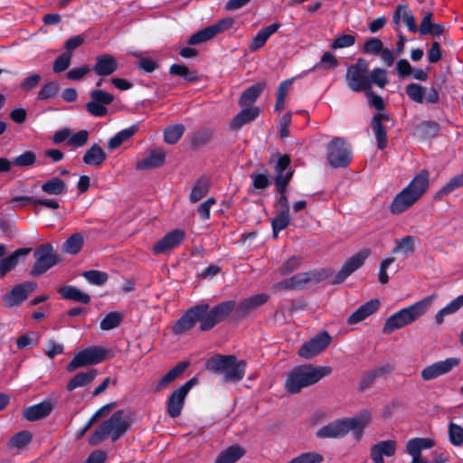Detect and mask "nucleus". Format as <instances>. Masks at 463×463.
<instances>
[{
    "mask_svg": "<svg viewBox=\"0 0 463 463\" xmlns=\"http://www.w3.org/2000/svg\"><path fill=\"white\" fill-rule=\"evenodd\" d=\"M186 396L179 388L171 393L167 400V412L170 417L177 418L181 415Z\"/></svg>",
    "mask_w": 463,
    "mask_h": 463,
    "instance_id": "obj_26",
    "label": "nucleus"
},
{
    "mask_svg": "<svg viewBox=\"0 0 463 463\" xmlns=\"http://www.w3.org/2000/svg\"><path fill=\"white\" fill-rule=\"evenodd\" d=\"M346 82L349 89L354 92L371 90V81L368 75V62L359 59L355 64L346 70Z\"/></svg>",
    "mask_w": 463,
    "mask_h": 463,
    "instance_id": "obj_7",
    "label": "nucleus"
},
{
    "mask_svg": "<svg viewBox=\"0 0 463 463\" xmlns=\"http://www.w3.org/2000/svg\"><path fill=\"white\" fill-rule=\"evenodd\" d=\"M434 442L428 438H414L407 441L406 451L411 458L421 457V451L432 448Z\"/></svg>",
    "mask_w": 463,
    "mask_h": 463,
    "instance_id": "obj_31",
    "label": "nucleus"
},
{
    "mask_svg": "<svg viewBox=\"0 0 463 463\" xmlns=\"http://www.w3.org/2000/svg\"><path fill=\"white\" fill-rule=\"evenodd\" d=\"M324 457L317 452H306L293 458L288 463H321Z\"/></svg>",
    "mask_w": 463,
    "mask_h": 463,
    "instance_id": "obj_57",
    "label": "nucleus"
},
{
    "mask_svg": "<svg viewBox=\"0 0 463 463\" xmlns=\"http://www.w3.org/2000/svg\"><path fill=\"white\" fill-rule=\"evenodd\" d=\"M245 449L240 445H232L222 450L215 463H235L245 455Z\"/></svg>",
    "mask_w": 463,
    "mask_h": 463,
    "instance_id": "obj_34",
    "label": "nucleus"
},
{
    "mask_svg": "<svg viewBox=\"0 0 463 463\" xmlns=\"http://www.w3.org/2000/svg\"><path fill=\"white\" fill-rule=\"evenodd\" d=\"M463 186V174L452 177L444 186L438 192V196H444Z\"/></svg>",
    "mask_w": 463,
    "mask_h": 463,
    "instance_id": "obj_58",
    "label": "nucleus"
},
{
    "mask_svg": "<svg viewBox=\"0 0 463 463\" xmlns=\"http://www.w3.org/2000/svg\"><path fill=\"white\" fill-rule=\"evenodd\" d=\"M416 241H418V239L411 235L396 239L394 241L396 246L392 250V253H402L405 256L411 255L414 252Z\"/></svg>",
    "mask_w": 463,
    "mask_h": 463,
    "instance_id": "obj_39",
    "label": "nucleus"
},
{
    "mask_svg": "<svg viewBox=\"0 0 463 463\" xmlns=\"http://www.w3.org/2000/svg\"><path fill=\"white\" fill-rule=\"evenodd\" d=\"M388 115L380 113L374 115L372 119L371 128L374 132L379 149H383L387 145L386 131L383 126V121L388 120Z\"/></svg>",
    "mask_w": 463,
    "mask_h": 463,
    "instance_id": "obj_27",
    "label": "nucleus"
},
{
    "mask_svg": "<svg viewBox=\"0 0 463 463\" xmlns=\"http://www.w3.org/2000/svg\"><path fill=\"white\" fill-rule=\"evenodd\" d=\"M184 132V127L181 124L169 126L164 132L165 141L168 144H175Z\"/></svg>",
    "mask_w": 463,
    "mask_h": 463,
    "instance_id": "obj_51",
    "label": "nucleus"
},
{
    "mask_svg": "<svg viewBox=\"0 0 463 463\" xmlns=\"http://www.w3.org/2000/svg\"><path fill=\"white\" fill-rule=\"evenodd\" d=\"M97 374L98 372L95 369L77 373L69 381L67 390L71 392L77 388L87 386L96 378Z\"/></svg>",
    "mask_w": 463,
    "mask_h": 463,
    "instance_id": "obj_36",
    "label": "nucleus"
},
{
    "mask_svg": "<svg viewBox=\"0 0 463 463\" xmlns=\"http://www.w3.org/2000/svg\"><path fill=\"white\" fill-rule=\"evenodd\" d=\"M170 73L183 77L185 80L192 82L197 80L195 71H191L187 67L180 64H173L170 67Z\"/></svg>",
    "mask_w": 463,
    "mask_h": 463,
    "instance_id": "obj_52",
    "label": "nucleus"
},
{
    "mask_svg": "<svg viewBox=\"0 0 463 463\" xmlns=\"http://www.w3.org/2000/svg\"><path fill=\"white\" fill-rule=\"evenodd\" d=\"M328 366L299 365L293 368L288 374L285 388L290 393H298L303 388L317 383L323 377L330 374Z\"/></svg>",
    "mask_w": 463,
    "mask_h": 463,
    "instance_id": "obj_4",
    "label": "nucleus"
},
{
    "mask_svg": "<svg viewBox=\"0 0 463 463\" xmlns=\"http://www.w3.org/2000/svg\"><path fill=\"white\" fill-rule=\"evenodd\" d=\"M41 190L48 195H62L67 194L66 183L59 177H52L41 184Z\"/></svg>",
    "mask_w": 463,
    "mask_h": 463,
    "instance_id": "obj_35",
    "label": "nucleus"
},
{
    "mask_svg": "<svg viewBox=\"0 0 463 463\" xmlns=\"http://www.w3.org/2000/svg\"><path fill=\"white\" fill-rule=\"evenodd\" d=\"M118 69V61L110 54L104 53L96 58L93 67L95 73L99 76H108L114 73Z\"/></svg>",
    "mask_w": 463,
    "mask_h": 463,
    "instance_id": "obj_25",
    "label": "nucleus"
},
{
    "mask_svg": "<svg viewBox=\"0 0 463 463\" xmlns=\"http://www.w3.org/2000/svg\"><path fill=\"white\" fill-rule=\"evenodd\" d=\"M380 306L381 303L377 298L367 301L348 317L347 324L355 325L365 320L367 317L376 313Z\"/></svg>",
    "mask_w": 463,
    "mask_h": 463,
    "instance_id": "obj_20",
    "label": "nucleus"
},
{
    "mask_svg": "<svg viewBox=\"0 0 463 463\" xmlns=\"http://www.w3.org/2000/svg\"><path fill=\"white\" fill-rule=\"evenodd\" d=\"M37 288V284L33 281H26L17 284L12 288L4 297L5 304L9 307L19 306Z\"/></svg>",
    "mask_w": 463,
    "mask_h": 463,
    "instance_id": "obj_13",
    "label": "nucleus"
},
{
    "mask_svg": "<svg viewBox=\"0 0 463 463\" xmlns=\"http://www.w3.org/2000/svg\"><path fill=\"white\" fill-rule=\"evenodd\" d=\"M235 307L234 301L222 302L212 309L208 304H200L189 308L173 326L175 335H181L200 322V329L208 331L225 319Z\"/></svg>",
    "mask_w": 463,
    "mask_h": 463,
    "instance_id": "obj_1",
    "label": "nucleus"
},
{
    "mask_svg": "<svg viewBox=\"0 0 463 463\" xmlns=\"http://www.w3.org/2000/svg\"><path fill=\"white\" fill-rule=\"evenodd\" d=\"M370 254L371 250L369 249H363L348 258L343 264L340 270L336 273L333 283L340 284L344 282L353 272L363 266Z\"/></svg>",
    "mask_w": 463,
    "mask_h": 463,
    "instance_id": "obj_11",
    "label": "nucleus"
},
{
    "mask_svg": "<svg viewBox=\"0 0 463 463\" xmlns=\"http://www.w3.org/2000/svg\"><path fill=\"white\" fill-rule=\"evenodd\" d=\"M260 110L257 107H247L239 112L232 119V128L239 129L242 126L253 121L260 114Z\"/></svg>",
    "mask_w": 463,
    "mask_h": 463,
    "instance_id": "obj_28",
    "label": "nucleus"
},
{
    "mask_svg": "<svg viewBox=\"0 0 463 463\" xmlns=\"http://www.w3.org/2000/svg\"><path fill=\"white\" fill-rule=\"evenodd\" d=\"M209 181L205 178H201L194 184L192 192L190 194V202L194 203L204 197L209 191Z\"/></svg>",
    "mask_w": 463,
    "mask_h": 463,
    "instance_id": "obj_44",
    "label": "nucleus"
},
{
    "mask_svg": "<svg viewBox=\"0 0 463 463\" xmlns=\"http://www.w3.org/2000/svg\"><path fill=\"white\" fill-rule=\"evenodd\" d=\"M369 79L372 84L377 85L379 88H383L387 84L386 71L383 69H373L370 73L368 72Z\"/></svg>",
    "mask_w": 463,
    "mask_h": 463,
    "instance_id": "obj_63",
    "label": "nucleus"
},
{
    "mask_svg": "<svg viewBox=\"0 0 463 463\" xmlns=\"http://www.w3.org/2000/svg\"><path fill=\"white\" fill-rule=\"evenodd\" d=\"M459 360L458 358H447L443 361L436 362L427 367H425L421 373V378L424 381H431L438 378L440 375L448 373L454 367L458 366Z\"/></svg>",
    "mask_w": 463,
    "mask_h": 463,
    "instance_id": "obj_15",
    "label": "nucleus"
},
{
    "mask_svg": "<svg viewBox=\"0 0 463 463\" xmlns=\"http://www.w3.org/2000/svg\"><path fill=\"white\" fill-rule=\"evenodd\" d=\"M120 322V314L118 312H110L100 322V328L102 330H111L118 326Z\"/></svg>",
    "mask_w": 463,
    "mask_h": 463,
    "instance_id": "obj_60",
    "label": "nucleus"
},
{
    "mask_svg": "<svg viewBox=\"0 0 463 463\" xmlns=\"http://www.w3.org/2000/svg\"><path fill=\"white\" fill-rule=\"evenodd\" d=\"M106 358V350L99 346H92L79 352L67 366L68 372L76 369L94 365L101 363Z\"/></svg>",
    "mask_w": 463,
    "mask_h": 463,
    "instance_id": "obj_9",
    "label": "nucleus"
},
{
    "mask_svg": "<svg viewBox=\"0 0 463 463\" xmlns=\"http://www.w3.org/2000/svg\"><path fill=\"white\" fill-rule=\"evenodd\" d=\"M396 450L397 442L394 439L382 440L371 447L370 457L373 463H384V457L394 456Z\"/></svg>",
    "mask_w": 463,
    "mask_h": 463,
    "instance_id": "obj_17",
    "label": "nucleus"
},
{
    "mask_svg": "<svg viewBox=\"0 0 463 463\" xmlns=\"http://www.w3.org/2000/svg\"><path fill=\"white\" fill-rule=\"evenodd\" d=\"M371 420V413L368 411H364L355 417L345 418L344 422L346 425V434L353 431L356 439H360L363 436L364 428Z\"/></svg>",
    "mask_w": 463,
    "mask_h": 463,
    "instance_id": "obj_19",
    "label": "nucleus"
},
{
    "mask_svg": "<svg viewBox=\"0 0 463 463\" xmlns=\"http://www.w3.org/2000/svg\"><path fill=\"white\" fill-rule=\"evenodd\" d=\"M328 164L334 167H345L351 161L352 154L348 144L340 137H335L326 148Z\"/></svg>",
    "mask_w": 463,
    "mask_h": 463,
    "instance_id": "obj_8",
    "label": "nucleus"
},
{
    "mask_svg": "<svg viewBox=\"0 0 463 463\" xmlns=\"http://www.w3.org/2000/svg\"><path fill=\"white\" fill-rule=\"evenodd\" d=\"M51 411V403L48 402H43L26 408L24 411V417L27 420L33 421L48 416Z\"/></svg>",
    "mask_w": 463,
    "mask_h": 463,
    "instance_id": "obj_32",
    "label": "nucleus"
},
{
    "mask_svg": "<svg viewBox=\"0 0 463 463\" xmlns=\"http://www.w3.org/2000/svg\"><path fill=\"white\" fill-rule=\"evenodd\" d=\"M312 274L308 272L305 273H298L292 276L289 279H287L283 281L279 282L276 287L278 288H286V289H296L301 288L307 282L311 280Z\"/></svg>",
    "mask_w": 463,
    "mask_h": 463,
    "instance_id": "obj_38",
    "label": "nucleus"
},
{
    "mask_svg": "<svg viewBox=\"0 0 463 463\" xmlns=\"http://www.w3.org/2000/svg\"><path fill=\"white\" fill-rule=\"evenodd\" d=\"M245 449L240 445H232L222 450L215 463H235L245 455Z\"/></svg>",
    "mask_w": 463,
    "mask_h": 463,
    "instance_id": "obj_33",
    "label": "nucleus"
},
{
    "mask_svg": "<svg viewBox=\"0 0 463 463\" xmlns=\"http://www.w3.org/2000/svg\"><path fill=\"white\" fill-rule=\"evenodd\" d=\"M31 440H32V434L27 430H24V431L17 433L16 435H14L12 438V439L10 441V445L12 447L21 449V448H24L26 445H28L31 442Z\"/></svg>",
    "mask_w": 463,
    "mask_h": 463,
    "instance_id": "obj_64",
    "label": "nucleus"
},
{
    "mask_svg": "<svg viewBox=\"0 0 463 463\" xmlns=\"http://www.w3.org/2000/svg\"><path fill=\"white\" fill-rule=\"evenodd\" d=\"M188 367L187 362H182L176 364L174 368H172L165 375H164L159 381L156 391H160L165 388L166 385L174 382L177 377H179L184 370Z\"/></svg>",
    "mask_w": 463,
    "mask_h": 463,
    "instance_id": "obj_41",
    "label": "nucleus"
},
{
    "mask_svg": "<svg viewBox=\"0 0 463 463\" xmlns=\"http://www.w3.org/2000/svg\"><path fill=\"white\" fill-rule=\"evenodd\" d=\"M429 173L425 170L416 175L412 180L398 193L390 204V212L399 214L413 205L427 191L430 180Z\"/></svg>",
    "mask_w": 463,
    "mask_h": 463,
    "instance_id": "obj_3",
    "label": "nucleus"
},
{
    "mask_svg": "<svg viewBox=\"0 0 463 463\" xmlns=\"http://www.w3.org/2000/svg\"><path fill=\"white\" fill-rule=\"evenodd\" d=\"M59 84L55 81L45 83L38 92L37 99L42 101L54 98L59 92Z\"/></svg>",
    "mask_w": 463,
    "mask_h": 463,
    "instance_id": "obj_50",
    "label": "nucleus"
},
{
    "mask_svg": "<svg viewBox=\"0 0 463 463\" xmlns=\"http://www.w3.org/2000/svg\"><path fill=\"white\" fill-rule=\"evenodd\" d=\"M31 249L20 248L8 256L0 259V278L5 277L8 272L13 270L17 266L20 259L28 255Z\"/></svg>",
    "mask_w": 463,
    "mask_h": 463,
    "instance_id": "obj_24",
    "label": "nucleus"
},
{
    "mask_svg": "<svg viewBox=\"0 0 463 463\" xmlns=\"http://www.w3.org/2000/svg\"><path fill=\"white\" fill-rule=\"evenodd\" d=\"M128 429V422L123 418V411H118L114 412L109 419L102 422L92 433L89 439V442L96 446L109 437H110L113 441H116L127 432Z\"/></svg>",
    "mask_w": 463,
    "mask_h": 463,
    "instance_id": "obj_6",
    "label": "nucleus"
},
{
    "mask_svg": "<svg viewBox=\"0 0 463 463\" xmlns=\"http://www.w3.org/2000/svg\"><path fill=\"white\" fill-rule=\"evenodd\" d=\"M165 155L163 150L154 148L148 150L144 157L136 165L137 170H148L162 165L165 162Z\"/></svg>",
    "mask_w": 463,
    "mask_h": 463,
    "instance_id": "obj_22",
    "label": "nucleus"
},
{
    "mask_svg": "<svg viewBox=\"0 0 463 463\" xmlns=\"http://www.w3.org/2000/svg\"><path fill=\"white\" fill-rule=\"evenodd\" d=\"M290 164V159L288 156L284 155L278 158L275 171L277 173L275 184L279 192H283L289 182L292 172L288 170Z\"/></svg>",
    "mask_w": 463,
    "mask_h": 463,
    "instance_id": "obj_18",
    "label": "nucleus"
},
{
    "mask_svg": "<svg viewBox=\"0 0 463 463\" xmlns=\"http://www.w3.org/2000/svg\"><path fill=\"white\" fill-rule=\"evenodd\" d=\"M83 277L92 285L101 286L107 279L108 275L99 270H89L83 273Z\"/></svg>",
    "mask_w": 463,
    "mask_h": 463,
    "instance_id": "obj_62",
    "label": "nucleus"
},
{
    "mask_svg": "<svg viewBox=\"0 0 463 463\" xmlns=\"http://www.w3.org/2000/svg\"><path fill=\"white\" fill-rule=\"evenodd\" d=\"M344 419L335 420L317 430L316 436L319 439H340L346 435Z\"/></svg>",
    "mask_w": 463,
    "mask_h": 463,
    "instance_id": "obj_21",
    "label": "nucleus"
},
{
    "mask_svg": "<svg viewBox=\"0 0 463 463\" xmlns=\"http://www.w3.org/2000/svg\"><path fill=\"white\" fill-rule=\"evenodd\" d=\"M265 88L264 83H257L248 88L241 96L239 104L241 107H245L252 104L257 98L260 95Z\"/></svg>",
    "mask_w": 463,
    "mask_h": 463,
    "instance_id": "obj_43",
    "label": "nucleus"
},
{
    "mask_svg": "<svg viewBox=\"0 0 463 463\" xmlns=\"http://www.w3.org/2000/svg\"><path fill=\"white\" fill-rule=\"evenodd\" d=\"M391 372L389 365H383L366 372L361 378L359 389L364 391L372 386L376 379L385 376Z\"/></svg>",
    "mask_w": 463,
    "mask_h": 463,
    "instance_id": "obj_29",
    "label": "nucleus"
},
{
    "mask_svg": "<svg viewBox=\"0 0 463 463\" xmlns=\"http://www.w3.org/2000/svg\"><path fill=\"white\" fill-rule=\"evenodd\" d=\"M275 31H260L250 43V52L260 49Z\"/></svg>",
    "mask_w": 463,
    "mask_h": 463,
    "instance_id": "obj_61",
    "label": "nucleus"
},
{
    "mask_svg": "<svg viewBox=\"0 0 463 463\" xmlns=\"http://www.w3.org/2000/svg\"><path fill=\"white\" fill-rule=\"evenodd\" d=\"M28 202L33 206H43L52 210L60 208L59 202L54 198H33L30 196H20L13 199V202Z\"/></svg>",
    "mask_w": 463,
    "mask_h": 463,
    "instance_id": "obj_42",
    "label": "nucleus"
},
{
    "mask_svg": "<svg viewBox=\"0 0 463 463\" xmlns=\"http://www.w3.org/2000/svg\"><path fill=\"white\" fill-rule=\"evenodd\" d=\"M59 293L65 299L74 300L77 302L88 304L90 301V297L72 286H65L59 289Z\"/></svg>",
    "mask_w": 463,
    "mask_h": 463,
    "instance_id": "obj_40",
    "label": "nucleus"
},
{
    "mask_svg": "<svg viewBox=\"0 0 463 463\" xmlns=\"http://www.w3.org/2000/svg\"><path fill=\"white\" fill-rule=\"evenodd\" d=\"M36 155L33 151H24L14 158L13 164L19 167H29L35 164Z\"/></svg>",
    "mask_w": 463,
    "mask_h": 463,
    "instance_id": "obj_53",
    "label": "nucleus"
},
{
    "mask_svg": "<svg viewBox=\"0 0 463 463\" xmlns=\"http://www.w3.org/2000/svg\"><path fill=\"white\" fill-rule=\"evenodd\" d=\"M72 53L71 52H65L58 56L52 64V70L55 73H61L66 71L71 65V60Z\"/></svg>",
    "mask_w": 463,
    "mask_h": 463,
    "instance_id": "obj_55",
    "label": "nucleus"
},
{
    "mask_svg": "<svg viewBox=\"0 0 463 463\" xmlns=\"http://www.w3.org/2000/svg\"><path fill=\"white\" fill-rule=\"evenodd\" d=\"M290 222L289 209H284L272 220L271 225L274 238L278 237L280 231L284 230Z\"/></svg>",
    "mask_w": 463,
    "mask_h": 463,
    "instance_id": "obj_46",
    "label": "nucleus"
},
{
    "mask_svg": "<svg viewBox=\"0 0 463 463\" xmlns=\"http://www.w3.org/2000/svg\"><path fill=\"white\" fill-rule=\"evenodd\" d=\"M104 150L98 145H92L84 154L83 162L90 166H100L106 160Z\"/></svg>",
    "mask_w": 463,
    "mask_h": 463,
    "instance_id": "obj_30",
    "label": "nucleus"
},
{
    "mask_svg": "<svg viewBox=\"0 0 463 463\" xmlns=\"http://www.w3.org/2000/svg\"><path fill=\"white\" fill-rule=\"evenodd\" d=\"M205 366L214 373L222 374L225 383L241 381L246 370L245 361H239L234 355H214L207 360Z\"/></svg>",
    "mask_w": 463,
    "mask_h": 463,
    "instance_id": "obj_5",
    "label": "nucleus"
},
{
    "mask_svg": "<svg viewBox=\"0 0 463 463\" xmlns=\"http://www.w3.org/2000/svg\"><path fill=\"white\" fill-rule=\"evenodd\" d=\"M136 132L135 127H130L128 128H125L118 133H117L114 137H112L108 142V147L109 150H114L118 148L122 143L128 140Z\"/></svg>",
    "mask_w": 463,
    "mask_h": 463,
    "instance_id": "obj_45",
    "label": "nucleus"
},
{
    "mask_svg": "<svg viewBox=\"0 0 463 463\" xmlns=\"http://www.w3.org/2000/svg\"><path fill=\"white\" fill-rule=\"evenodd\" d=\"M268 298V295L264 293L251 296L250 298L243 299L240 303V308L244 312L249 311L252 308L258 307L259 306L264 304L265 302H267Z\"/></svg>",
    "mask_w": 463,
    "mask_h": 463,
    "instance_id": "obj_49",
    "label": "nucleus"
},
{
    "mask_svg": "<svg viewBox=\"0 0 463 463\" xmlns=\"http://www.w3.org/2000/svg\"><path fill=\"white\" fill-rule=\"evenodd\" d=\"M449 441L454 446H460L463 444V428L454 422L449 424Z\"/></svg>",
    "mask_w": 463,
    "mask_h": 463,
    "instance_id": "obj_56",
    "label": "nucleus"
},
{
    "mask_svg": "<svg viewBox=\"0 0 463 463\" xmlns=\"http://www.w3.org/2000/svg\"><path fill=\"white\" fill-rule=\"evenodd\" d=\"M338 65V60L335 58L334 54L329 52H325L320 61H317L309 71H314L317 70H331L335 68Z\"/></svg>",
    "mask_w": 463,
    "mask_h": 463,
    "instance_id": "obj_48",
    "label": "nucleus"
},
{
    "mask_svg": "<svg viewBox=\"0 0 463 463\" xmlns=\"http://www.w3.org/2000/svg\"><path fill=\"white\" fill-rule=\"evenodd\" d=\"M36 261L31 269V275L39 276L53 267L58 258L52 253V246L49 243L42 244L34 252Z\"/></svg>",
    "mask_w": 463,
    "mask_h": 463,
    "instance_id": "obj_10",
    "label": "nucleus"
},
{
    "mask_svg": "<svg viewBox=\"0 0 463 463\" xmlns=\"http://www.w3.org/2000/svg\"><path fill=\"white\" fill-rule=\"evenodd\" d=\"M184 239V232L183 230H174L165 235L153 247L155 254L159 255L166 253L176 248Z\"/></svg>",
    "mask_w": 463,
    "mask_h": 463,
    "instance_id": "obj_16",
    "label": "nucleus"
},
{
    "mask_svg": "<svg viewBox=\"0 0 463 463\" xmlns=\"http://www.w3.org/2000/svg\"><path fill=\"white\" fill-rule=\"evenodd\" d=\"M89 139V132L85 129L80 130L77 133L71 135L67 141V145L78 148L83 146Z\"/></svg>",
    "mask_w": 463,
    "mask_h": 463,
    "instance_id": "obj_59",
    "label": "nucleus"
},
{
    "mask_svg": "<svg viewBox=\"0 0 463 463\" xmlns=\"http://www.w3.org/2000/svg\"><path fill=\"white\" fill-rule=\"evenodd\" d=\"M392 21L395 26H406L407 29H417L415 18L407 5H397L392 14Z\"/></svg>",
    "mask_w": 463,
    "mask_h": 463,
    "instance_id": "obj_23",
    "label": "nucleus"
},
{
    "mask_svg": "<svg viewBox=\"0 0 463 463\" xmlns=\"http://www.w3.org/2000/svg\"><path fill=\"white\" fill-rule=\"evenodd\" d=\"M84 238L82 234L74 233L64 242L62 250L66 253L76 254L80 250Z\"/></svg>",
    "mask_w": 463,
    "mask_h": 463,
    "instance_id": "obj_47",
    "label": "nucleus"
},
{
    "mask_svg": "<svg viewBox=\"0 0 463 463\" xmlns=\"http://www.w3.org/2000/svg\"><path fill=\"white\" fill-rule=\"evenodd\" d=\"M113 404H107V405H104L102 406L101 408H99L92 416L91 418L89 420V421L87 422V424L84 426V428L80 430V432L79 433V437H82L97 421L98 420L108 414L109 412V411L111 410Z\"/></svg>",
    "mask_w": 463,
    "mask_h": 463,
    "instance_id": "obj_54",
    "label": "nucleus"
},
{
    "mask_svg": "<svg viewBox=\"0 0 463 463\" xmlns=\"http://www.w3.org/2000/svg\"><path fill=\"white\" fill-rule=\"evenodd\" d=\"M406 94L414 102L436 104L439 100V92L435 88H426L418 83H411L405 88Z\"/></svg>",
    "mask_w": 463,
    "mask_h": 463,
    "instance_id": "obj_12",
    "label": "nucleus"
},
{
    "mask_svg": "<svg viewBox=\"0 0 463 463\" xmlns=\"http://www.w3.org/2000/svg\"><path fill=\"white\" fill-rule=\"evenodd\" d=\"M463 307V294L451 300L448 305L439 309L435 315V321L441 325L445 317L457 313Z\"/></svg>",
    "mask_w": 463,
    "mask_h": 463,
    "instance_id": "obj_37",
    "label": "nucleus"
},
{
    "mask_svg": "<svg viewBox=\"0 0 463 463\" xmlns=\"http://www.w3.org/2000/svg\"><path fill=\"white\" fill-rule=\"evenodd\" d=\"M436 298V294L427 296L412 305L393 313L386 319L383 332L384 334H391L397 329L414 323L429 311Z\"/></svg>",
    "mask_w": 463,
    "mask_h": 463,
    "instance_id": "obj_2",
    "label": "nucleus"
},
{
    "mask_svg": "<svg viewBox=\"0 0 463 463\" xmlns=\"http://www.w3.org/2000/svg\"><path fill=\"white\" fill-rule=\"evenodd\" d=\"M331 341L330 335L326 332H323L305 343L298 350L299 356L305 359H310L321 351H323Z\"/></svg>",
    "mask_w": 463,
    "mask_h": 463,
    "instance_id": "obj_14",
    "label": "nucleus"
}]
</instances>
